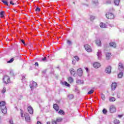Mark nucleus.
Returning <instances> with one entry per match:
<instances>
[{
    "label": "nucleus",
    "mask_w": 124,
    "mask_h": 124,
    "mask_svg": "<svg viewBox=\"0 0 124 124\" xmlns=\"http://www.w3.org/2000/svg\"><path fill=\"white\" fill-rule=\"evenodd\" d=\"M85 70H86L87 72L89 71V69L88 68H85Z\"/></svg>",
    "instance_id": "nucleus-54"
},
{
    "label": "nucleus",
    "mask_w": 124,
    "mask_h": 124,
    "mask_svg": "<svg viewBox=\"0 0 124 124\" xmlns=\"http://www.w3.org/2000/svg\"><path fill=\"white\" fill-rule=\"evenodd\" d=\"M46 59L47 58L46 57H45L44 58H42V61H43V62H45V61H46Z\"/></svg>",
    "instance_id": "nucleus-46"
},
{
    "label": "nucleus",
    "mask_w": 124,
    "mask_h": 124,
    "mask_svg": "<svg viewBox=\"0 0 124 124\" xmlns=\"http://www.w3.org/2000/svg\"><path fill=\"white\" fill-rule=\"evenodd\" d=\"M30 88H31V90H32V89H33V85L31 86V85H30Z\"/></svg>",
    "instance_id": "nucleus-48"
},
{
    "label": "nucleus",
    "mask_w": 124,
    "mask_h": 124,
    "mask_svg": "<svg viewBox=\"0 0 124 124\" xmlns=\"http://www.w3.org/2000/svg\"><path fill=\"white\" fill-rule=\"evenodd\" d=\"M106 73H108V74H110L111 73V66H108L106 67L105 69Z\"/></svg>",
    "instance_id": "nucleus-8"
},
{
    "label": "nucleus",
    "mask_w": 124,
    "mask_h": 124,
    "mask_svg": "<svg viewBox=\"0 0 124 124\" xmlns=\"http://www.w3.org/2000/svg\"><path fill=\"white\" fill-rule=\"evenodd\" d=\"M100 64L97 62H94L93 64V66L94 68H99V67H100Z\"/></svg>",
    "instance_id": "nucleus-10"
},
{
    "label": "nucleus",
    "mask_w": 124,
    "mask_h": 124,
    "mask_svg": "<svg viewBox=\"0 0 124 124\" xmlns=\"http://www.w3.org/2000/svg\"><path fill=\"white\" fill-rule=\"evenodd\" d=\"M0 107L3 114H6L7 113V108L5 106V102H0Z\"/></svg>",
    "instance_id": "nucleus-1"
},
{
    "label": "nucleus",
    "mask_w": 124,
    "mask_h": 124,
    "mask_svg": "<svg viewBox=\"0 0 124 124\" xmlns=\"http://www.w3.org/2000/svg\"><path fill=\"white\" fill-rule=\"evenodd\" d=\"M74 3H75V2H74Z\"/></svg>",
    "instance_id": "nucleus-63"
},
{
    "label": "nucleus",
    "mask_w": 124,
    "mask_h": 124,
    "mask_svg": "<svg viewBox=\"0 0 124 124\" xmlns=\"http://www.w3.org/2000/svg\"><path fill=\"white\" fill-rule=\"evenodd\" d=\"M85 49L86 50L87 52H89L90 53V52H92V48H91V46H89V45L86 44L84 46Z\"/></svg>",
    "instance_id": "nucleus-4"
},
{
    "label": "nucleus",
    "mask_w": 124,
    "mask_h": 124,
    "mask_svg": "<svg viewBox=\"0 0 124 124\" xmlns=\"http://www.w3.org/2000/svg\"><path fill=\"white\" fill-rule=\"evenodd\" d=\"M91 21H93L94 20V16H91L90 17Z\"/></svg>",
    "instance_id": "nucleus-41"
},
{
    "label": "nucleus",
    "mask_w": 124,
    "mask_h": 124,
    "mask_svg": "<svg viewBox=\"0 0 124 124\" xmlns=\"http://www.w3.org/2000/svg\"><path fill=\"white\" fill-rule=\"evenodd\" d=\"M68 97L70 99H72V98H73V97H74L73 94H70V95H69L68 96Z\"/></svg>",
    "instance_id": "nucleus-32"
},
{
    "label": "nucleus",
    "mask_w": 124,
    "mask_h": 124,
    "mask_svg": "<svg viewBox=\"0 0 124 124\" xmlns=\"http://www.w3.org/2000/svg\"><path fill=\"white\" fill-rule=\"evenodd\" d=\"M25 119L26 121V122H30L31 121V117H30V115H29V113H26L24 114Z\"/></svg>",
    "instance_id": "nucleus-5"
},
{
    "label": "nucleus",
    "mask_w": 124,
    "mask_h": 124,
    "mask_svg": "<svg viewBox=\"0 0 124 124\" xmlns=\"http://www.w3.org/2000/svg\"><path fill=\"white\" fill-rule=\"evenodd\" d=\"M114 4L115 5H119L120 4V0H115Z\"/></svg>",
    "instance_id": "nucleus-22"
},
{
    "label": "nucleus",
    "mask_w": 124,
    "mask_h": 124,
    "mask_svg": "<svg viewBox=\"0 0 124 124\" xmlns=\"http://www.w3.org/2000/svg\"><path fill=\"white\" fill-rule=\"evenodd\" d=\"M123 114H122V115H118V117H119V118H122V117H123Z\"/></svg>",
    "instance_id": "nucleus-53"
},
{
    "label": "nucleus",
    "mask_w": 124,
    "mask_h": 124,
    "mask_svg": "<svg viewBox=\"0 0 124 124\" xmlns=\"http://www.w3.org/2000/svg\"><path fill=\"white\" fill-rule=\"evenodd\" d=\"M21 42L22 43H23V44H24V45H25V46H27V44H26V43H25V40H21Z\"/></svg>",
    "instance_id": "nucleus-39"
},
{
    "label": "nucleus",
    "mask_w": 124,
    "mask_h": 124,
    "mask_svg": "<svg viewBox=\"0 0 124 124\" xmlns=\"http://www.w3.org/2000/svg\"><path fill=\"white\" fill-rule=\"evenodd\" d=\"M4 16H1V18H3Z\"/></svg>",
    "instance_id": "nucleus-60"
},
{
    "label": "nucleus",
    "mask_w": 124,
    "mask_h": 124,
    "mask_svg": "<svg viewBox=\"0 0 124 124\" xmlns=\"http://www.w3.org/2000/svg\"><path fill=\"white\" fill-rule=\"evenodd\" d=\"M47 58H49V56H47Z\"/></svg>",
    "instance_id": "nucleus-62"
},
{
    "label": "nucleus",
    "mask_w": 124,
    "mask_h": 124,
    "mask_svg": "<svg viewBox=\"0 0 124 124\" xmlns=\"http://www.w3.org/2000/svg\"><path fill=\"white\" fill-rule=\"evenodd\" d=\"M58 113L60 115H64V111H63V110H62V109H60Z\"/></svg>",
    "instance_id": "nucleus-24"
},
{
    "label": "nucleus",
    "mask_w": 124,
    "mask_h": 124,
    "mask_svg": "<svg viewBox=\"0 0 124 124\" xmlns=\"http://www.w3.org/2000/svg\"><path fill=\"white\" fill-rule=\"evenodd\" d=\"M76 62H75V60H74V61H72L73 64H75Z\"/></svg>",
    "instance_id": "nucleus-50"
},
{
    "label": "nucleus",
    "mask_w": 124,
    "mask_h": 124,
    "mask_svg": "<svg viewBox=\"0 0 124 124\" xmlns=\"http://www.w3.org/2000/svg\"><path fill=\"white\" fill-rule=\"evenodd\" d=\"M118 69L120 71H121L123 72V71H124V64L123 63L120 62L118 64Z\"/></svg>",
    "instance_id": "nucleus-3"
},
{
    "label": "nucleus",
    "mask_w": 124,
    "mask_h": 124,
    "mask_svg": "<svg viewBox=\"0 0 124 124\" xmlns=\"http://www.w3.org/2000/svg\"><path fill=\"white\" fill-rule=\"evenodd\" d=\"M109 111H110V113H114V112H116V108H115V107H114V106H111L110 107Z\"/></svg>",
    "instance_id": "nucleus-7"
},
{
    "label": "nucleus",
    "mask_w": 124,
    "mask_h": 124,
    "mask_svg": "<svg viewBox=\"0 0 124 124\" xmlns=\"http://www.w3.org/2000/svg\"><path fill=\"white\" fill-rule=\"evenodd\" d=\"M97 56L98 57V60H100V59H101V50H98V52H97Z\"/></svg>",
    "instance_id": "nucleus-11"
},
{
    "label": "nucleus",
    "mask_w": 124,
    "mask_h": 124,
    "mask_svg": "<svg viewBox=\"0 0 124 124\" xmlns=\"http://www.w3.org/2000/svg\"><path fill=\"white\" fill-rule=\"evenodd\" d=\"M2 2H3V3H4L5 5H7V6H8V3L7 2V1H6L5 0H1Z\"/></svg>",
    "instance_id": "nucleus-28"
},
{
    "label": "nucleus",
    "mask_w": 124,
    "mask_h": 124,
    "mask_svg": "<svg viewBox=\"0 0 124 124\" xmlns=\"http://www.w3.org/2000/svg\"><path fill=\"white\" fill-rule=\"evenodd\" d=\"M109 45L111 47H113V48H116V47H117V45H116L115 43H110Z\"/></svg>",
    "instance_id": "nucleus-19"
},
{
    "label": "nucleus",
    "mask_w": 124,
    "mask_h": 124,
    "mask_svg": "<svg viewBox=\"0 0 124 124\" xmlns=\"http://www.w3.org/2000/svg\"><path fill=\"white\" fill-rule=\"evenodd\" d=\"M62 117H58L57 118H56V122L57 123H61V122H62Z\"/></svg>",
    "instance_id": "nucleus-20"
},
{
    "label": "nucleus",
    "mask_w": 124,
    "mask_h": 124,
    "mask_svg": "<svg viewBox=\"0 0 124 124\" xmlns=\"http://www.w3.org/2000/svg\"><path fill=\"white\" fill-rule=\"evenodd\" d=\"M76 83L78 85H81V84H84V81L82 80L78 79L77 80Z\"/></svg>",
    "instance_id": "nucleus-18"
},
{
    "label": "nucleus",
    "mask_w": 124,
    "mask_h": 124,
    "mask_svg": "<svg viewBox=\"0 0 124 124\" xmlns=\"http://www.w3.org/2000/svg\"><path fill=\"white\" fill-rule=\"evenodd\" d=\"M103 114H104L105 115H106V114L107 113V110H106V109L104 108L103 109Z\"/></svg>",
    "instance_id": "nucleus-37"
},
{
    "label": "nucleus",
    "mask_w": 124,
    "mask_h": 124,
    "mask_svg": "<svg viewBox=\"0 0 124 124\" xmlns=\"http://www.w3.org/2000/svg\"><path fill=\"white\" fill-rule=\"evenodd\" d=\"M64 85L65 86H67V87H69L70 86V84H68L67 82L64 81Z\"/></svg>",
    "instance_id": "nucleus-33"
},
{
    "label": "nucleus",
    "mask_w": 124,
    "mask_h": 124,
    "mask_svg": "<svg viewBox=\"0 0 124 124\" xmlns=\"http://www.w3.org/2000/svg\"><path fill=\"white\" fill-rule=\"evenodd\" d=\"M116 88H117V83H113L111 84V89L112 91H115V90H116Z\"/></svg>",
    "instance_id": "nucleus-13"
},
{
    "label": "nucleus",
    "mask_w": 124,
    "mask_h": 124,
    "mask_svg": "<svg viewBox=\"0 0 124 124\" xmlns=\"http://www.w3.org/2000/svg\"><path fill=\"white\" fill-rule=\"evenodd\" d=\"M93 90H91L90 91L88 92V94H92V93H93Z\"/></svg>",
    "instance_id": "nucleus-34"
},
{
    "label": "nucleus",
    "mask_w": 124,
    "mask_h": 124,
    "mask_svg": "<svg viewBox=\"0 0 124 124\" xmlns=\"http://www.w3.org/2000/svg\"><path fill=\"white\" fill-rule=\"evenodd\" d=\"M106 17L108 19H109L110 20H112V19H114L115 18V16H107Z\"/></svg>",
    "instance_id": "nucleus-26"
},
{
    "label": "nucleus",
    "mask_w": 124,
    "mask_h": 124,
    "mask_svg": "<svg viewBox=\"0 0 124 124\" xmlns=\"http://www.w3.org/2000/svg\"><path fill=\"white\" fill-rule=\"evenodd\" d=\"M32 86H33V87H35V86H36L37 85V83H36V82H32Z\"/></svg>",
    "instance_id": "nucleus-43"
},
{
    "label": "nucleus",
    "mask_w": 124,
    "mask_h": 124,
    "mask_svg": "<svg viewBox=\"0 0 124 124\" xmlns=\"http://www.w3.org/2000/svg\"><path fill=\"white\" fill-rule=\"evenodd\" d=\"M115 101H116V98H115V97H111L109 98V101L113 102Z\"/></svg>",
    "instance_id": "nucleus-25"
},
{
    "label": "nucleus",
    "mask_w": 124,
    "mask_h": 124,
    "mask_svg": "<svg viewBox=\"0 0 124 124\" xmlns=\"http://www.w3.org/2000/svg\"><path fill=\"white\" fill-rule=\"evenodd\" d=\"M68 82L69 83H73V78L71 77H69L68 78Z\"/></svg>",
    "instance_id": "nucleus-23"
},
{
    "label": "nucleus",
    "mask_w": 124,
    "mask_h": 124,
    "mask_svg": "<svg viewBox=\"0 0 124 124\" xmlns=\"http://www.w3.org/2000/svg\"><path fill=\"white\" fill-rule=\"evenodd\" d=\"M106 15L107 16L108 15V16H113V15H114L112 13H107V14H106Z\"/></svg>",
    "instance_id": "nucleus-36"
},
{
    "label": "nucleus",
    "mask_w": 124,
    "mask_h": 124,
    "mask_svg": "<svg viewBox=\"0 0 124 124\" xmlns=\"http://www.w3.org/2000/svg\"><path fill=\"white\" fill-rule=\"evenodd\" d=\"M6 91L5 87H4L3 90H2V93H4Z\"/></svg>",
    "instance_id": "nucleus-40"
},
{
    "label": "nucleus",
    "mask_w": 124,
    "mask_h": 124,
    "mask_svg": "<svg viewBox=\"0 0 124 124\" xmlns=\"http://www.w3.org/2000/svg\"><path fill=\"white\" fill-rule=\"evenodd\" d=\"M77 74L79 77H81L83 75V71L81 68H79L77 70Z\"/></svg>",
    "instance_id": "nucleus-6"
},
{
    "label": "nucleus",
    "mask_w": 124,
    "mask_h": 124,
    "mask_svg": "<svg viewBox=\"0 0 124 124\" xmlns=\"http://www.w3.org/2000/svg\"><path fill=\"white\" fill-rule=\"evenodd\" d=\"M70 71L71 75H73L74 77H76V72L74 70V69H72Z\"/></svg>",
    "instance_id": "nucleus-12"
},
{
    "label": "nucleus",
    "mask_w": 124,
    "mask_h": 124,
    "mask_svg": "<svg viewBox=\"0 0 124 124\" xmlns=\"http://www.w3.org/2000/svg\"><path fill=\"white\" fill-rule=\"evenodd\" d=\"M57 121L54 120H52L51 123L52 124H57Z\"/></svg>",
    "instance_id": "nucleus-35"
},
{
    "label": "nucleus",
    "mask_w": 124,
    "mask_h": 124,
    "mask_svg": "<svg viewBox=\"0 0 124 124\" xmlns=\"http://www.w3.org/2000/svg\"><path fill=\"white\" fill-rule=\"evenodd\" d=\"M124 75V73L123 72H120L118 74V78H122Z\"/></svg>",
    "instance_id": "nucleus-21"
},
{
    "label": "nucleus",
    "mask_w": 124,
    "mask_h": 124,
    "mask_svg": "<svg viewBox=\"0 0 124 124\" xmlns=\"http://www.w3.org/2000/svg\"><path fill=\"white\" fill-rule=\"evenodd\" d=\"M75 58V60L78 62L79 61V57L78 56H74Z\"/></svg>",
    "instance_id": "nucleus-42"
},
{
    "label": "nucleus",
    "mask_w": 124,
    "mask_h": 124,
    "mask_svg": "<svg viewBox=\"0 0 124 124\" xmlns=\"http://www.w3.org/2000/svg\"><path fill=\"white\" fill-rule=\"evenodd\" d=\"M3 81L5 84L10 83V78L7 76H5L3 78Z\"/></svg>",
    "instance_id": "nucleus-2"
},
{
    "label": "nucleus",
    "mask_w": 124,
    "mask_h": 124,
    "mask_svg": "<svg viewBox=\"0 0 124 124\" xmlns=\"http://www.w3.org/2000/svg\"><path fill=\"white\" fill-rule=\"evenodd\" d=\"M21 117H22L23 118H24V115L22 114H21Z\"/></svg>",
    "instance_id": "nucleus-58"
},
{
    "label": "nucleus",
    "mask_w": 124,
    "mask_h": 124,
    "mask_svg": "<svg viewBox=\"0 0 124 124\" xmlns=\"http://www.w3.org/2000/svg\"><path fill=\"white\" fill-rule=\"evenodd\" d=\"M100 28H102V29H105L106 28V24L104 23H100Z\"/></svg>",
    "instance_id": "nucleus-14"
},
{
    "label": "nucleus",
    "mask_w": 124,
    "mask_h": 124,
    "mask_svg": "<svg viewBox=\"0 0 124 124\" xmlns=\"http://www.w3.org/2000/svg\"><path fill=\"white\" fill-rule=\"evenodd\" d=\"M76 92H78V93H79V92H78V89H76Z\"/></svg>",
    "instance_id": "nucleus-55"
},
{
    "label": "nucleus",
    "mask_w": 124,
    "mask_h": 124,
    "mask_svg": "<svg viewBox=\"0 0 124 124\" xmlns=\"http://www.w3.org/2000/svg\"><path fill=\"white\" fill-rule=\"evenodd\" d=\"M108 3H111V1L110 0L108 1Z\"/></svg>",
    "instance_id": "nucleus-57"
},
{
    "label": "nucleus",
    "mask_w": 124,
    "mask_h": 124,
    "mask_svg": "<svg viewBox=\"0 0 124 124\" xmlns=\"http://www.w3.org/2000/svg\"><path fill=\"white\" fill-rule=\"evenodd\" d=\"M1 120V117L0 116V120Z\"/></svg>",
    "instance_id": "nucleus-61"
},
{
    "label": "nucleus",
    "mask_w": 124,
    "mask_h": 124,
    "mask_svg": "<svg viewBox=\"0 0 124 124\" xmlns=\"http://www.w3.org/2000/svg\"><path fill=\"white\" fill-rule=\"evenodd\" d=\"M53 108L56 111H59V106L57 104L53 105Z\"/></svg>",
    "instance_id": "nucleus-17"
},
{
    "label": "nucleus",
    "mask_w": 124,
    "mask_h": 124,
    "mask_svg": "<svg viewBox=\"0 0 124 124\" xmlns=\"http://www.w3.org/2000/svg\"><path fill=\"white\" fill-rule=\"evenodd\" d=\"M46 124H50V122H46Z\"/></svg>",
    "instance_id": "nucleus-56"
},
{
    "label": "nucleus",
    "mask_w": 124,
    "mask_h": 124,
    "mask_svg": "<svg viewBox=\"0 0 124 124\" xmlns=\"http://www.w3.org/2000/svg\"><path fill=\"white\" fill-rule=\"evenodd\" d=\"M96 44L98 45V46H100L101 45V41L100 39H97L96 40Z\"/></svg>",
    "instance_id": "nucleus-15"
},
{
    "label": "nucleus",
    "mask_w": 124,
    "mask_h": 124,
    "mask_svg": "<svg viewBox=\"0 0 124 124\" xmlns=\"http://www.w3.org/2000/svg\"><path fill=\"white\" fill-rule=\"evenodd\" d=\"M22 79H25V77H23Z\"/></svg>",
    "instance_id": "nucleus-59"
},
{
    "label": "nucleus",
    "mask_w": 124,
    "mask_h": 124,
    "mask_svg": "<svg viewBox=\"0 0 124 124\" xmlns=\"http://www.w3.org/2000/svg\"><path fill=\"white\" fill-rule=\"evenodd\" d=\"M93 2L94 3H95V4H96V3L98 2V0H93Z\"/></svg>",
    "instance_id": "nucleus-44"
},
{
    "label": "nucleus",
    "mask_w": 124,
    "mask_h": 124,
    "mask_svg": "<svg viewBox=\"0 0 124 124\" xmlns=\"http://www.w3.org/2000/svg\"><path fill=\"white\" fill-rule=\"evenodd\" d=\"M10 74L11 75H12V76H14V73H13V71H11L10 72Z\"/></svg>",
    "instance_id": "nucleus-47"
},
{
    "label": "nucleus",
    "mask_w": 124,
    "mask_h": 124,
    "mask_svg": "<svg viewBox=\"0 0 124 124\" xmlns=\"http://www.w3.org/2000/svg\"><path fill=\"white\" fill-rule=\"evenodd\" d=\"M115 124H120V121L117 119H115L114 121Z\"/></svg>",
    "instance_id": "nucleus-30"
},
{
    "label": "nucleus",
    "mask_w": 124,
    "mask_h": 124,
    "mask_svg": "<svg viewBox=\"0 0 124 124\" xmlns=\"http://www.w3.org/2000/svg\"><path fill=\"white\" fill-rule=\"evenodd\" d=\"M10 4H12V5H14V3L12 2V1H10Z\"/></svg>",
    "instance_id": "nucleus-49"
},
{
    "label": "nucleus",
    "mask_w": 124,
    "mask_h": 124,
    "mask_svg": "<svg viewBox=\"0 0 124 124\" xmlns=\"http://www.w3.org/2000/svg\"><path fill=\"white\" fill-rule=\"evenodd\" d=\"M28 110L29 113H30L31 114H33V108H32V107H31V106H29L28 107Z\"/></svg>",
    "instance_id": "nucleus-9"
},
{
    "label": "nucleus",
    "mask_w": 124,
    "mask_h": 124,
    "mask_svg": "<svg viewBox=\"0 0 124 124\" xmlns=\"http://www.w3.org/2000/svg\"><path fill=\"white\" fill-rule=\"evenodd\" d=\"M35 65H36V66H38V62H35Z\"/></svg>",
    "instance_id": "nucleus-52"
},
{
    "label": "nucleus",
    "mask_w": 124,
    "mask_h": 124,
    "mask_svg": "<svg viewBox=\"0 0 124 124\" xmlns=\"http://www.w3.org/2000/svg\"><path fill=\"white\" fill-rule=\"evenodd\" d=\"M67 43L68 44V45H71V41L70 40H68Z\"/></svg>",
    "instance_id": "nucleus-45"
},
{
    "label": "nucleus",
    "mask_w": 124,
    "mask_h": 124,
    "mask_svg": "<svg viewBox=\"0 0 124 124\" xmlns=\"http://www.w3.org/2000/svg\"><path fill=\"white\" fill-rule=\"evenodd\" d=\"M107 60H110V58H111V53H107L106 54Z\"/></svg>",
    "instance_id": "nucleus-16"
},
{
    "label": "nucleus",
    "mask_w": 124,
    "mask_h": 124,
    "mask_svg": "<svg viewBox=\"0 0 124 124\" xmlns=\"http://www.w3.org/2000/svg\"><path fill=\"white\" fill-rule=\"evenodd\" d=\"M20 111H21L20 114H23L24 113V111L22 109H20Z\"/></svg>",
    "instance_id": "nucleus-51"
},
{
    "label": "nucleus",
    "mask_w": 124,
    "mask_h": 124,
    "mask_svg": "<svg viewBox=\"0 0 124 124\" xmlns=\"http://www.w3.org/2000/svg\"><path fill=\"white\" fill-rule=\"evenodd\" d=\"M101 98H102L103 100H105V95L104 94H101Z\"/></svg>",
    "instance_id": "nucleus-29"
},
{
    "label": "nucleus",
    "mask_w": 124,
    "mask_h": 124,
    "mask_svg": "<svg viewBox=\"0 0 124 124\" xmlns=\"http://www.w3.org/2000/svg\"><path fill=\"white\" fill-rule=\"evenodd\" d=\"M36 12H39L40 11V8L38 7H36V9H35Z\"/></svg>",
    "instance_id": "nucleus-38"
},
{
    "label": "nucleus",
    "mask_w": 124,
    "mask_h": 124,
    "mask_svg": "<svg viewBox=\"0 0 124 124\" xmlns=\"http://www.w3.org/2000/svg\"><path fill=\"white\" fill-rule=\"evenodd\" d=\"M0 16H4L5 15V12L4 11L0 12Z\"/></svg>",
    "instance_id": "nucleus-31"
},
{
    "label": "nucleus",
    "mask_w": 124,
    "mask_h": 124,
    "mask_svg": "<svg viewBox=\"0 0 124 124\" xmlns=\"http://www.w3.org/2000/svg\"><path fill=\"white\" fill-rule=\"evenodd\" d=\"M14 61V58H12L10 59V60H9V61L7 62V63H11V62H13Z\"/></svg>",
    "instance_id": "nucleus-27"
}]
</instances>
